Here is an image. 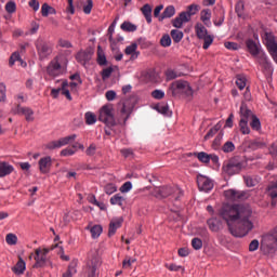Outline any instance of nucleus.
Listing matches in <instances>:
<instances>
[{"label": "nucleus", "instance_id": "nucleus-1", "mask_svg": "<svg viewBox=\"0 0 277 277\" xmlns=\"http://www.w3.org/2000/svg\"><path fill=\"white\" fill-rule=\"evenodd\" d=\"M219 217L226 222L233 237H246L252 228V208L249 205H223L219 210Z\"/></svg>", "mask_w": 277, "mask_h": 277}, {"label": "nucleus", "instance_id": "nucleus-2", "mask_svg": "<svg viewBox=\"0 0 277 277\" xmlns=\"http://www.w3.org/2000/svg\"><path fill=\"white\" fill-rule=\"evenodd\" d=\"M239 114V129L242 135H250V127L253 131H261V120L248 108L246 103H241ZM248 122H250V127Z\"/></svg>", "mask_w": 277, "mask_h": 277}, {"label": "nucleus", "instance_id": "nucleus-3", "mask_svg": "<svg viewBox=\"0 0 277 277\" xmlns=\"http://www.w3.org/2000/svg\"><path fill=\"white\" fill-rule=\"evenodd\" d=\"M68 70V58L63 54L56 55L48 65L47 72L50 77H62Z\"/></svg>", "mask_w": 277, "mask_h": 277}, {"label": "nucleus", "instance_id": "nucleus-4", "mask_svg": "<svg viewBox=\"0 0 277 277\" xmlns=\"http://www.w3.org/2000/svg\"><path fill=\"white\" fill-rule=\"evenodd\" d=\"M200 4L193 3L186 8V11L181 12L175 18L172 19V25L175 29H182L183 24L189 23L192 16H196L200 12Z\"/></svg>", "mask_w": 277, "mask_h": 277}, {"label": "nucleus", "instance_id": "nucleus-5", "mask_svg": "<svg viewBox=\"0 0 277 277\" xmlns=\"http://www.w3.org/2000/svg\"><path fill=\"white\" fill-rule=\"evenodd\" d=\"M246 47L249 51V53L253 57H259L260 64L266 69L272 70V63L269 62V58H267V55L261 51V45L256 43V41L252 39H248L246 41Z\"/></svg>", "mask_w": 277, "mask_h": 277}, {"label": "nucleus", "instance_id": "nucleus-6", "mask_svg": "<svg viewBox=\"0 0 277 277\" xmlns=\"http://www.w3.org/2000/svg\"><path fill=\"white\" fill-rule=\"evenodd\" d=\"M261 250L263 254H275L277 250V234H266L262 237Z\"/></svg>", "mask_w": 277, "mask_h": 277}, {"label": "nucleus", "instance_id": "nucleus-7", "mask_svg": "<svg viewBox=\"0 0 277 277\" xmlns=\"http://www.w3.org/2000/svg\"><path fill=\"white\" fill-rule=\"evenodd\" d=\"M98 121L104 122L107 127H116V118L114 117V106L111 104L104 105L100 109Z\"/></svg>", "mask_w": 277, "mask_h": 277}, {"label": "nucleus", "instance_id": "nucleus-8", "mask_svg": "<svg viewBox=\"0 0 277 277\" xmlns=\"http://www.w3.org/2000/svg\"><path fill=\"white\" fill-rule=\"evenodd\" d=\"M133 111V105H128L127 102L119 103L117 113V123L124 126Z\"/></svg>", "mask_w": 277, "mask_h": 277}, {"label": "nucleus", "instance_id": "nucleus-9", "mask_svg": "<svg viewBox=\"0 0 277 277\" xmlns=\"http://www.w3.org/2000/svg\"><path fill=\"white\" fill-rule=\"evenodd\" d=\"M36 267H53L49 259V249L39 248L36 250Z\"/></svg>", "mask_w": 277, "mask_h": 277}, {"label": "nucleus", "instance_id": "nucleus-10", "mask_svg": "<svg viewBox=\"0 0 277 277\" xmlns=\"http://www.w3.org/2000/svg\"><path fill=\"white\" fill-rule=\"evenodd\" d=\"M241 162L238 159L233 158L224 162L223 172H225V174H228V176H233L241 172Z\"/></svg>", "mask_w": 277, "mask_h": 277}, {"label": "nucleus", "instance_id": "nucleus-11", "mask_svg": "<svg viewBox=\"0 0 277 277\" xmlns=\"http://www.w3.org/2000/svg\"><path fill=\"white\" fill-rule=\"evenodd\" d=\"M75 140H77V134L65 136L60 138L58 141H52L48 143L47 148H49V150H55V148H62V146H67V144H70V142H75Z\"/></svg>", "mask_w": 277, "mask_h": 277}, {"label": "nucleus", "instance_id": "nucleus-12", "mask_svg": "<svg viewBox=\"0 0 277 277\" xmlns=\"http://www.w3.org/2000/svg\"><path fill=\"white\" fill-rule=\"evenodd\" d=\"M197 185H198L199 192H205L206 194H209V192L213 189L212 180L202 174L197 175Z\"/></svg>", "mask_w": 277, "mask_h": 277}, {"label": "nucleus", "instance_id": "nucleus-13", "mask_svg": "<svg viewBox=\"0 0 277 277\" xmlns=\"http://www.w3.org/2000/svg\"><path fill=\"white\" fill-rule=\"evenodd\" d=\"M37 51L39 60L42 62L43 60H49V56L51 53H53V45H51V43H41L39 44Z\"/></svg>", "mask_w": 277, "mask_h": 277}, {"label": "nucleus", "instance_id": "nucleus-14", "mask_svg": "<svg viewBox=\"0 0 277 277\" xmlns=\"http://www.w3.org/2000/svg\"><path fill=\"white\" fill-rule=\"evenodd\" d=\"M98 267H101V260L98 258H93L88 264V277H98Z\"/></svg>", "mask_w": 277, "mask_h": 277}, {"label": "nucleus", "instance_id": "nucleus-15", "mask_svg": "<svg viewBox=\"0 0 277 277\" xmlns=\"http://www.w3.org/2000/svg\"><path fill=\"white\" fill-rule=\"evenodd\" d=\"M13 113L17 114L18 116H25L28 122L34 121V110L27 107H23L19 104L15 108H13Z\"/></svg>", "mask_w": 277, "mask_h": 277}, {"label": "nucleus", "instance_id": "nucleus-16", "mask_svg": "<svg viewBox=\"0 0 277 277\" xmlns=\"http://www.w3.org/2000/svg\"><path fill=\"white\" fill-rule=\"evenodd\" d=\"M51 156H45L39 160V170L42 172V174H48V172H51V166H52Z\"/></svg>", "mask_w": 277, "mask_h": 277}, {"label": "nucleus", "instance_id": "nucleus-17", "mask_svg": "<svg viewBox=\"0 0 277 277\" xmlns=\"http://www.w3.org/2000/svg\"><path fill=\"white\" fill-rule=\"evenodd\" d=\"M224 196L229 200H243V198H246V193L241 190L228 189L225 190Z\"/></svg>", "mask_w": 277, "mask_h": 277}, {"label": "nucleus", "instance_id": "nucleus-18", "mask_svg": "<svg viewBox=\"0 0 277 277\" xmlns=\"http://www.w3.org/2000/svg\"><path fill=\"white\" fill-rule=\"evenodd\" d=\"M207 224L209 226V229L212 230V233H217L219 230H222V220L217 217H211L207 221Z\"/></svg>", "mask_w": 277, "mask_h": 277}, {"label": "nucleus", "instance_id": "nucleus-19", "mask_svg": "<svg viewBox=\"0 0 277 277\" xmlns=\"http://www.w3.org/2000/svg\"><path fill=\"white\" fill-rule=\"evenodd\" d=\"M170 90L172 92V95L174 96V94H176V90H190V88L187 81L179 80L171 84Z\"/></svg>", "mask_w": 277, "mask_h": 277}, {"label": "nucleus", "instance_id": "nucleus-20", "mask_svg": "<svg viewBox=\"0 0 277 277\" xmlns=\"http://www.w3.org/2000/svg\"><path fill=\"white\" fill-rule=\"evenodd\" d=\"M76 60L79 64H83V66H85V63L92 60V53L90 51H80L77 53Z\"/></svg>", "mask_w": 277, "mask_h": 277}, {"label": "nucleus", "instance_id": "nucleus-21", "mask_svg": "<svg viewBox=\"0 0 277 277\" xmlns=\"http://www.w3.org/2000/svg\"><path fill=\"white\" fill-rule=\"evenodd\" d=\"M141 12L146 19V23L150 25V23H153V8L150 6V4H144L141 8Z\"/></svg>", "mask_w": 277, "mask_h": 277}, {"label": "nucleus", "instance_id": "nucleus-22", "mask_svg": "<svg viewBox=\"0 0 277 277\" xmlns=\"http://www.w3.org/2000/svg\"><path fill=\"white\" fill-rule=\"evenodd\" d=\"M14 172V167H12L8 162H1L0 163V179H3V176H8L9 174H12Z\"/></svg>", "mask_w": 277, "mask_h": 277}, {"label": "nucleus", "instance_id": "nucleus-23", "mask_svg": "<svg viewBox=\"0 0 277 277\" xmlns=\"http://www.w3.org/2000/svg\"><path fill=\"white\" fill-rule=\"evenodd\" d=\"M174 14H176V9L174 8V5H169L164 9L162 14L159 16V21L161 22V21H166V18H172Z\"/></svg>", "mask_w": 277, "mask_h": 277}, {"label": "nucleus", "instance_id": "nucleus-24", "mask_svg": "<svg viewBox=\"0 0 277 277\" xmlns=\"http://www.w3.org/2000/svg\"><path fill=\"white\" fill-rule=\"evenodd\" d=\"M120 226H122V219L111 221L108 228V237H114V235H116V230H118Z\"/></svg>", "mask_w": 277, "mask_h": 277}, {"label": "nucleus", "instance_id": "nucleus-25", "mask_svg": "<svg viewBox=\"0 0 277 277\" xmlns=\"http://www.w3.org/2000/svg\"><path fill=\"white\" fill-rule=\"evenodd\" d=\"M200 21L203 22L206 27H211V11H210V9H203L200 12Z\"/></svg>", "mask_w": 277, "mask_h": 277}, {"label": "nucleus", "instance_id": "nucleus-26", "mask_svg": "<svg viewBox=\"0 0 277 277\" xmlns=\"http://www.w3.org/2000/svg\"><path fill=\"white\" fill-rule=\"evenodd\" d=\"M195 32L199 40H201V38H205L206 36H209V31L207 30V27H205V25L200 23H197L195 25Z\"/></svg>", "mask_w": 277, "mask_h": 277}, {"label": "nucleus", "instance_id": "nucleus-27", "mask_svg": "<svg viewBox=\"0 0 277 277\" xmlns=\"http://www.w3.org/2000/svg\"><path fill=\"white\" fill-rule=\"evenodd\" d=\"M97 64L98 66H107V56L101 45L97 47Z\"/></svg>", "mask_w": 277, "mask_h": 277}, {"label": "nucleus", "instance_id": "nucleus-28", "mask_svg": "<svg viewBox=\"0 0 277 277\" xmlns=\"http://www.w3.org/2000/svg\"><path fill=\"white\" fill-rule=\"evenodd\" d=\"M25 261H23V258H19L18 262L12 268V272H14V274H17V276H21V274L25 273Z\"/></svg>", "mask_w": 277, "mask_h": 277}, {"label": "nucleus", "instance_id": "nucleus-29", "mask_svg": "<svg viewBox=\"0 0 277 277\" xmlns=\"http://www.w3.org/2000/svg\"><path fill=\"white\" fill-rule=\"evenodd\" d=\"M110 205L113 206H118V207H123L124 206V196L120 194H116L110 198Z\"/></svg>", "mask_w": 277, "mask_h": 277}, {"label": "nucleus", "instance_id": "nucleus-30", "mask_svg": "<svg viewBox=\"0 0 277 277\" xmlns=\"http://www.w3.org/2000/svg\"><path fill=\"white\" fill-rule=\"evenodd\" d=\"M16 62H19L22 66H27V63L23 62V58H21V54L18 52H14L10 60H9V66H14Z\"/></svg>", "mask_w": 277, "mask_h": 277}, {"label": "nucleus", "instance_id": "nucleus-31", "mask_svg": "<svg viewBox=\"0 0 277 277\" xmlns=\"http://www.w3.org/2000/svg\"><path fill=\"white\" fill-rule=\"evenodd\" d=\"M61 92L63 96H66L67 101H72V96L70 95V91L68 90V81L63 80L61 83Z\"/></svg>", "mask_w": 277, "mask_h": 277}, {"label": "nucleus", "instance_id": "nucleus-32", "mask_svg": "<svg viewBox=\"0 0 277 277\" xmlns=\"http://www.w3.org/2000/svg\"><path fill=\"white\" fill-rule=\"evenodd\" d=\"M247 82H248V79L246 78V76L238 75L236 77V85H237L238 90H243L245 88H248V87H246Z\"/></svg>", "mask_w": 277, "mask_h": 277}, {"label": "nucleus", "instance_id": "nucleus-33", "mask_svg": "<svg viewBox=\"0 0 277 277\" xmlns=\"http://www.w3.org/2000/svg\"><path fill=\"white\" fill-rule=\"evenodd\" d=\"M224 11H219L213 19V24L215 25V27H222V25L224 24Z\"/></svg>", "mask_w": 277, "mask_h": 277}, {"label": "nucleus", "instance_id": "nucleus-34", "mask_svg": "<svg viewBox=\"0 0 277 277\" xmlns=\"http://www.w3.org/2000/svg\"><path fill=\"white\" fill-rule=\"evenodd\" d=\"M77 274V263L72 262L69 264L67 271L63 274V277H72Z\"/></svg>", "mask_w": 277, "mask_h": 277}, {"label": "nucleus", "instance_id": "nucleus-35", "mask_svg": "<svg viewBox=\"0 0 277 277\" xmlns=\"http://www.w3.org/2000/svg\"><path fill=\"white\" fill-rule=\"evenodd\" d=\"M155 109L158 114H162V116H172V111H170V107L168 105H157Z\"/></svg>", "mask_w": 277, "mask_h": 277}, {"label": "nucleus", "instance_id": "nucleus-36", "mask_svg": "<svg viewBox=\"0 0 277 277\" xmlns=\"http://www.w3.org/2000/svg\"><path fill=\"white\" fill-rule=\"evenodd\" d=\"M171 38L176 44L183 40V31L179 29L171 30Z\"/></svg>", "mask_w": 277, "mask_h": 277}, {"label": "nucleus", "instance_id": "nucleus-37", "mask_svg": "<svg viewBox=\"0 0 277 277\" xmlns=\"http://www.w3.org/2000/svg\"><path fill=\"white\" fill-rule=\"evenodd\" d=\"M120 27L122 31H137V26L131 22H123Z\"/></svg>", "mask_w": 277, "mask_h": 277}, {"label": "nucleus", "instance_id": "nucleus-38", "mask_svg": "<svg viewBox=\"0 0 277 277\" xmlns=\"http://www.w3.org/2000/svg\"><path fill=\"white\" fill-rule=\"evenodd\" d=\"M136 262H137V259L126 256V259L122 262V267L123 269H131V266L133 265V263H136Z\"/></svg>", "mask_w": 277, "mask_h": 277}, {"label": "nucleus", "instance_id": "nucleus-39", "mask_svg": "<svg viewBox=\"0 0 277 277\" xmlns=\"http://www.w3.org/2000/svg\"><path fill=\"white\" fill-rule=\"evenodd\" d=\"M41 14H42V16H49V14H55V9H53V6L44 3L41 6Z\"/></svg>", "mask_w": 277, "mask_h": 277}, {"label": "nucleus", "instance_id": "nucleus-40", "mask_svg": "<svg viewBox=\"0 0 277 277\" xmlns=\"http://www.w3.org/2000/svg\"><path fill=\"white\" fill-rule=\"evenodd\" d=\"M90 233L93 239H97V237H101V233H103V227L101 225H94L91 227Z\"/></svg>", "mask_w": 277, "mask_h": 277}, {"label": "nucleus", "instance_id": "nucleus-41", "mask_svg": "<svg viewBox=\"0 0 277 277\" xmlns=\"http://www.w3.org/2000/svg\"><path fill=\"white\" fill-rule=\"evenodd\" d=\"M167 81H172L173 79H177V77H181V72L174 70V69H168L166 71Z\"/></svg>", "mask_w": 277, "mask_h": 277}, {"label": "nucleus", "instance_id": "nucleus-42", "mask_svg": "<svg viewBox=\"0 0 277 277\" xmlns=\"http://www.w3.org/2000/svg\"><path fill=\"white\" fill-rule=\"evenodd\" d=\"M5 241L8 246H16V243H18V237L15 234L10 233L6 235Z\"/></svg>", "mask_w": 277, "mask_h": 277}, {"label": "nucleus", "instance_id": "nucleus-43", "mask_svg": "<svg viewBox=\"0 0 277 277\" xmlns=\"http://www.w3.org/2000/svg\"><path fill=\"white\" fill-rule=\"evenodd\" d=\"M195 157H197V159H199L201 163H209L210 161V155L205 151L195 154Z\"/></svg>", "mask_w": 277, "mask_h": 277}, {"label": "nucleus", "instance_id": "nucleus-44", "mask_svg": "<svg viewBox=\"0 0 277 277\" xmlns=\"http://www.w3.org/2000/svg\"><path fill=\"white\" fill-rule=\"evenodd\" d=\"M222 150H223V153H233L235 150V143L230 142V141H227L222 146Z\"/></svg>", "mask_w": 277, "mask_h": 277}, {"label": "nucleus", "instance_id": "nucleus-45", "mask_svg": "<svg viewBox=\"0 0 277 277\" xmlns=\"http://www.w3.org/2000/svg\"><path fill=\"white\" fill-rule=\"evenodd\" d=\"M201 40H203L202 49H205V51H207V49L213 44V36L211 35H207L205 38H201Z\"/></svg>", "mask_w": 277, "mask_h": 277}, {"label": "nucleus", "instance_id": "nucleus-46", "mask_svg": "<svg viewBox=\"0 0 277 277\" xmlns=\"http://www.w3.org/2000/svg\"><path fill=\"white\" fill-rule=\"evenodd\" d=\"M85 118V123L87 124H95L96 123V115H94L93 113H85L84 115Z\"/></svg>", "mask_w": 277, "mask_h": 277}, {"label": "nucleus", "instance_id": "nucleus-47", "mask_svg": "<svg viewBox=\"0 0 277 277\" xmlns=\"http://www.w3.org/2000/svg\"><path fill=\"white\" fill-rule=\"evenodd\" d=\"M161 47L168 48L172 44V38H170V35H164L160 39Z\"/></svg>", "mask_w": 277, "mask_h": 277}, {"label": "nucleus", "instance_id": "nucleus-48", "mask_svg": "<svg viewBox=\"0 0 277 277\" xmlns=\"http://www.w3.org/2000/svg\"><path fill=\"white\" fill-rule=\"evenodd\" d=\"M74 148L75 147H67V148L61 150V156L62 157H72V155H75V153H77Z\"/></svg>", "mask_w": 277, "mask_h": 277}, {"label": "nucleus", "instance_id": "nucleus-49", "mask_svg": "<svg viewBox=\"0 0 277 277\" xmlns=\"http://www.w3.org/2000/svg\"><path fill=\"white\" fill-rule=\"evenodd\" d=\"M5 11L8 14H14L16 12V3L14 1H10L5 4Z\"/></svg>", "mask_w": 277, "mask_h": 277}, {"label": "nucleus", "instance_id": "nucleus-50", "mask_svg": "<svg viewBox=\"0 0 277 277\" xmlns=\"http://www.w3.org/2000/svg\"><path fill=\"white\" fill-rule=\"evenodd\" d=\"M151 96H153V98H156V101H161V98H163L166 96V92H163L161 90H154L151 92Z\"/></svg>", "mask_w": 277, "mask_h": 277}, {"label": "nucleus", "instance_id": "nucleus-51", "mask_svg": "<svg viewBox=\"0 0 277 277\" xmlns=\"http://www.w3.org/2000/svg\"><path fill=\"white\" fill-rule=\"evenodd\" d=\"M116 29V22L108 27V40L110 44H114V31Z\"/></svg>", "mask_w": 277, "mask_h": 277}, {"label": "nucleus", "instance_id": "nucleus-52", "mask_svg": "<svg viewBox=\"0 0 277 277\" xmlns=\"http://www.w3.org/2000/svg\"><path fill=\"white\" fill-rule=\"evenodd\" d=\"M192 247L194 250H201L202 249V240L200 238H193Z\"/></svg>", "mask_w": 277, "mask_h": 277}, {"label": "nucleus", "instance_id": "nucleus-53", "mask_svg": "<svg viewBox=\"0 0 277 277\" xmlns=\"http://www.w3.org/2000/svg\"><path fill=\"white\" fill-rule=\"evenodd\" d=\"M137 51V43L128 45L124 50L126 55H131Z\"/></svg>", "mask_w": 277, "mask_h": 277}, {"label": "nucleus", "instance_id": "nucleus-54", "mask_svg": "<svg viewBox=\"0 0 277 277\" xmlns=\"http://www.w3.org/2000/svg\"><path fill=\"white\" fill-rule=\"evenodd\" d=\"M111 72H114V68L107 67L102 70V79L105 81L106 79H109L111 77Z\"/></svg>", "mask_w": 277, "mask_h": 277}, {"label": "nucleus", "instance_id": "nucleus-55", "mask_svg": "<svg viewBox=\"0 0 277 277\" xmlns=\"http://www.w3.org/2000/svg\"><path fill=\"white\" fill-rule=\"evenodd\" d=\"M133 189V184L131 182H126L121 187L120 192L121 194H127Z\"/></svg>", "mask_w": 277, "mask_h": 277}, {"label": "nucleus", "instance_id": "nucleus-56", "mask_svg": "<svg viewBox=\"0 0 277 277\" xmlns=\"http://www.w3.org/2000/svg\"><path fill=\"white\" fill-rule=\"evenodd\" d=\"M92 8H94V2H92V0H88L87 4H83L84 14H91Z\"/></svg>", "mask_w": 277, "mask_h": 277}, {"label": "nucleus", "instance_id": "nucleus-57", "mask_svg": "<svg viewBox=\"0 0 277 277\" xmlns=\"http://www.w3.org/2000/svg\"><path fill=\"white\" fill-rule=\"evenodd\" d=\"M225 49H228L229 51H238L239 44L236 42L227 41L224 43Z\"/></svg>", "mask_w": 277, "mask_h": 277}, {"label": "nucleus", "instance_id": "nucleus-58", "mask_svg": "<svg viewBox=\"0 0 277 277\" xmlns=\"http://www.w3.org/2000/svg\"><path fill=\"white\" fill-rule=\"evenodd\" d=\"M117 190L116 185L114 184H107L104 187V192L105 194H107L108 196H111V194H115V192Z\"/></svg>", "mask_w": 277, "mask_h": 277}, {"label": "nucleus", "instance_id": "nucleus-59", "mask_svg": "<svg viewBox=\"0 0 277 277\" xmlns=\"http://www.w3.org/2000/svg\"><path fill=\"white\" fill-rule=\"evenodd\" d=\"M263 146H265V143L259 140H255L250 144V148H253V150H256L258 148H263Z\"/></svg>", "mask_w": 277, "mask_h": 277}, {"label": "nucleus", "instance_id": "nucleus-60", "mask_svg": "<svg viewBox=\"0 0 277 277\" xmlns=\"http://www.w3.org/2000/svg\"><path fill=\"white\" fill-rule=\"evenodd\" d=\"M259 241L256 239H253L250 243H249V252H256V250H259Z\"/></svg>", "mask_w": 277, "mask_h": 277}, {"label": "nucleus", "instance_id": "nucleus-61", "mask_svg": "<svg viewBox=\"0 0 277 277\" xmlns=\"http://www.w3.org/2000/svg\"><path fill=\"white\" fill-rule=\"evenodd\" d=\"M235 10L238 16H243V1H238Z\"/></svg>", "mask_w": 277, "mask_h": 277}, {"label": "nucleus", "instance_id": "nucleus-62", "mask_svg": "<svg viewBox=\"0 0 277 277\" xmlns=\"http://www.w3.org/2000/svg\"><path fill=\"white\" fill-rule=\"evenodd\" d=\"M170 194H172V188L168 186L160 188V196H162V198H167V196H170Z\"/></svg>", "mask_w": 277, "mask_h": 277}, {"label": "nucleus", "instance_id": "nucleus-63", "mask_svg": "<svg viewBox=\"0 0 277 277\" xmlns=\"http://www.w3.org/2000/svg\"><path fill=\"white\" fill-rule=\"evenodd\" d=\"M85 154H87L89 157H93V155H96V145L91 144V145L87 148Z\"/></svg>", "mask_w": 277, "mask_h": 277}, {"label": "nucleus", "instance_id": "nucleus-64", "mask_svg": "<svg viewBox=\"0 0 277 277\" xmlns=\"http://www.w3.org/2000/svg\"><path fill=\"white\" fill-rule=\"evenodd\" d=\"M269 154H271L273 157H277V142H276V143H273V145L271 146V148H269Z\"/></svg>", "mask_w": 277, "mask_h": 277}]
</instances>
